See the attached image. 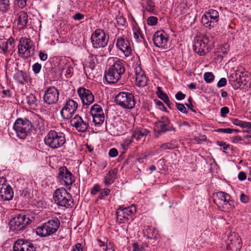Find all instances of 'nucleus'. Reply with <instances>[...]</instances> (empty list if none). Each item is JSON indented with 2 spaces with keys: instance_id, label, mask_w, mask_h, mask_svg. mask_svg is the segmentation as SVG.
<instances>
[{
  "instance_id": "obj_1",
  "label": "nucleus",
  "mask_w": 251,
  "mask_h": 251,
  "mask_svg": "<svg viewBox=\"0 0 251 251\" xmlns=\"http://www.w3.org/2000/svg\"><path fill=\"white\" fill-rule=\"evenodd\" d=\"M109 67L105 72L104 78L108 83L117 82L125 72L124 62L117 58L108 59Z\"/></svg>"
},
{
  "instance_id": "obj_2",
  "label": "nucleus",
  "mask_w": 251,
  "mask_h": 251,
  "mask_svg": "<svg viewBox=\"0 0 251 251\" xmlns=\"http://www.w3.org/2000/svg\"><path fill=\"white\" fill-rule=\"evenodd\" d=\"M45 145L51 149H56L62 147L66 143L65 134L60 131L51 129L44 138Z\"/></svg>"
},
{
  "instance_id": "obj_3",
  "label": "nucleus",
  "mask_w": 251,
  "mask_h": 251,
  "mask_svg": "<svg viewBox=\"0 0 251 251\" xmlns=\"http://www.w3.org/2000/svg\"><path fill=\"white\" fill-rule=\"evenodd\" d=\"M31 220L24 214H16L9 222L10 230L15 233L22 232L30 224Z\"/></svg>"
},
{
  "instance_id": "obj_4",
  "label": "nucleus",
  "mask_w": 251,
  "mask_h": 251,
  "mask_svg": "<svg viewBox=\"0 0 251 251\" xmlns=\"http://www.w3.org/2000/svg\"><path fill=\"white\" fill-rule=\"evenodd\" d=\"M214 203L223 211H227L235 207V202L230 196L224 192H218L214 199Z\"/></svg>"
},
{
  "instance_id": "obj_5",
  "label": "nucleus",
  "mask_w": 251,
  "mask_h": 251,
  "mask_svg": "<svg viewBox=\"0 0 251 251\" xmlns=\"http://www.w3.org/2000/svg\"><path fill=\"white\" fill-rule=\"evenodd\" d=\"M53 197L55 202L59 206L69 208L74 205V200L71 195L64 188L56 189Z\"/></svg>"
},
{
  "instance_id": "obj_6",
  "label": "nucleus",
  "mask_w": 251,
  "mask_h": 251,
  "mask_svg": "<svg viewBox=\"0 0 251 251\" xmlns=\"http://www.w3.org/2000/svg\"><path fill=\"white\" fill-rule=\"evenodd\" d=\"M60 225V221L54 218L38 227L36 229V233L40 237L50 236L57 231Z\"/></svg>"
},
{
  "instance_id": "obj_7",
  "label": "nucleus",
  "mask_w": 251,
  "mask_h": 251,
  "mask_svg": "<svg viewBox=\"0 0 251 251\" xmlns=\"http://www.w3.org/2000/svg\"><path fill=\"white\" fill-rule=\"evenodd\" d=\"M32 127L31 123L26 118H19L13 125L17 137L21 139H25L28 134Z\"/></svg>"
},
{
  "instance_id": "obj_8",
  "label": "nucleus",
  "mask_w": 251,
  "mask_h": 251,
  "mask_svg": "<svg viewBox=\"0 0 251 251\" xmlns=\"http://www.w3.org/2000/svg\"><path fill=\"white\" fill-rule=\"evenodd\" d=\"M116 104L125 109H132L135 105L134 95L129 92H121L115 97Z\"/></svg>"
},
{
  "instance_id": "obj_9",
  "label": "nucleus",
  "mask_w": 251,
  "mask_h": 251,
  "mask_svg": "<svg viewBox=\"0 0 251 251\" xmlns=\"http://www.w3.org/2000/svg\"><path fill=\"white\" fill-rule=\"evenodd\" d=\"M136 211L134 205L127 207H120L116 211L117 220L119 223H125L131 219Z\"/></svg>"
},
{
  "instance_id": "obj_10",
  "label": "nucleus",
  "mask_w": 251,
  "mask_h": 251,
  "mask_svg": "<svg viewBox=\"0 0 251 251\" xmlns=\"http://www.w3.org/2000/svg\"><path fill=\"white\" fill-rule=\"evenodd\" d=\"M219 12L215 9H210L202 15L201 23L206 27H214L219 21Z\"/></svg>"
},
{
  "instance_id": "obj_11",
  "label": "nucleus",
  "mask_w": 251,
  "mask_h": 251,
  "mask_svg": "<svg viewBox=\"0 0 251 251\" xmlns=\"http://www.w3.org/2000/svg\"><path fill=\"white\" fill-rule=\"evenodd\" d=\"M93 47H105L107 45L109 37H106L104 31L101 29H96L91 37Z\"/></svg>"
},
{
  "instance_id": "obj_12",
  "label": "nucleus",
  "mask_w": 251,
  "mask_h": 251,
  "mask_svg": "<svg viewBox=\"0 0 251 251\" xmlns=\"http://www.w3.org/2000/svg\"><path fill=\"white\" fill-rule=\"evenodd\" d=\"M57 178L61 185L69 187L75 181L72 173L65 166L59 168Z\"/></svg>"
},
{
  "instance_id": "obj_13",
  "label": "nucleus",
  "mask_w": 251,
  "mask_h": 251,
  "mask_svg": "<svg viewBox=\"0 0 251 251\" xmlns=\"http://www.w3.org/2000/svg\"><path fill=\"white\" fill-rule=\"evenodd\" d=\"M226 249L228 251H240L242 242L240 236L235 232H230L226 240Z\"/></svg>"
},
{
  "instance_id": "obj_14",
  "label": "nucleus",
  "mask_w": 251,
  "mask_h": 251,
  "mask_svg": "<svg viewBox=\"0 0 251 251\" xmlns=\"http://www.w3.org/2000/svg\"><path fill=\"white\" fill-rule=\"evenodd\" d=\"M78 107L77 102L72 99L66 101L65 104L62 108L60 114L64 119H70L76 111Z\"/></svg>"
},
{
  "instance_id": "obj_15",
  "label": "nucleus",
  "mask_w": 251,
  "mask_h": 251,
  "mask_svg": "<svg viewBox=\"0 0 251 251\" xmlns=\"http://www.w3.org/2000/svg\"><path fill=\"white\" fill-rule=\"evenodd\" d=\"M13 251H36V246L30 241L18 239L13 245Z\"/></svg>"
},
{
  "instance_id": "obj_16",
  "label": "nucleus",
  "mask_w": 251,
  "mask_h": 251,
  "mask_svg": "<svg viewBox=\"0 0 251 251\" xmlns=\"http://www.w3.org/2000/svg\"><path fill=\"white\" fill-rule=\"evenodd\" d=\"M230 79L234 82L233 87L234 89H238L242 84L246 85L249 80L247 72L237 71L230 76Z\"/></svg>"
},
{
  "instance_id": "obj_17",
  "label": "nucleus",
  "mask_w": 251,
  "mask_h": 251,
  "mask_svg": "<svg viewBox=\"0 0 251 251\" xmlns=\"http://www.w3.org/2000/svg\"><path fill=\"white\" fill-rule=\"evenodd\" d=\"M71 125L79 132H84L89 127L88 120L83 119L78 115H75L71 120Z\"/></svg>"
},
{
  "instance_id": "obj_18",
  "label": "nucleus",
  "mask_w": 251,
  "mask_h": 251,
  "mask_svg": "<svg viewBox=\"0 0 251 251\" xmlns=\"http://www.w3.org/2000/svg\"><path fill=\"white\" fill-rule=\"evenodd\" d=\"M77 93L83 105H89L94 101V96L90 90L81 87L77 89Z\"/></svg>"
},
{
  "instance_id": "obj_19",
  "label": "nucleus",
  "mask_w": 251,
  "mask_h": 251,
  "mask_svg": "<svg viewBox=\"0 0 251 251\" xmlns=\"http://www.w3.org/2000/svg\"><path fill=\"white\" fill-rule=\"evenodd\" d=\"M155 127L158 133L176 131V128L170 125V120L165 116L161 117V119L156 122Z\"/></svg>"
},
{
  "instance_id": "obj_20",
  "label": "nucleus",
  "mask_w": 251,
  "mask_h": 251,
  "mask_svg": "<svg viewBox=\"0 0 251 251\" xmlns=\"http://www.w3.org/2000/svg\"><path fill=\"white\" fill-rule=\"evenodd\" d=\"M5 182L4 178H0V197L4 201H9L13 198L14 192L11 187Z\"/></svg>"
},
{
  "instance_id": "obj_21",
  "label": "nucleus",
  "mask_w": 251,
  "mask_h": 251,
  "mask_svg": "<svg viewBox=\"0 0 251 251\" xmlns=\"http://www.w3.org/2000/svg\"><path fill=\"white\" fill-rule=\"evenodd\" d=\"M59 93L55 87H50L47 88L44 95V100L49 104L56 103L59 99Z\"/></svg>"
},
{
  "instance_id": "obj_22",
  "label": "nucleus",
  "mask_w": 251,
  "mask_h": 251,
  "mask_svg": "<svg viewBox=\"0 0 251 251\" xmlns=\"http://www.w3.org/2000/svg\"><path fill=\"white\" fill-rule=\"evenodd\" d=\"M132 19L134 23L132 27L134 42L139 44V46H148V44L145 41L144 35L142 33L141 29L138 25L137 23L134 20L133 17H132Z\"/></svg>"
},
{
  "instance_id": "obj_23",
  "label": "nucleus",
  "mask_w": 251,
  "mask_h": 251,
  "mask_svg": "<svg viewBox=\"0 0 251 251\" xmlns=\"http://www.w3.org/2000/svg\"><path fill=\"white\" fill-rule=\"evenodd\" d=\"M168 41V37L165 32L157 31L153 36L154 44L156 47H164Z\"/></svg>"
},
{
  "instance_id": "obj_24",
  "label": "nucleus",
  "mask_w": 251,
  "mask_h": 251,
  "mask_svg": "<svg viewBox=\"0 0 251 251\" xmlns=\"http://www.w3.org/2000/svg\"><path fill=\"white\" fill-rule=\"evenodd\" d=\"M135 76H136V84L140 87H144L147 85L148 79L144 74L141 71V68L137 67L135 68Z\"/></svg>"
},
{
  "instance_id": "obj_25",
  "label": "nucleus",
  "mask_w": 251,
  "mask_h": 251,
  "mask_svg": "<svg viewBox=\"0 0 251 251\" xmlns=\"http://www.w3.org/2000/svg\"><path fill=\"white\" fill-rule=\"evenodd\" d=\"M17 27L20 30L24 29L28 23V15L26 12L21 11L17 14Z\"/></svg>"
},
{
  "instance_id": "obj_26",
  "label": "nucleus",
  "mask_w": 251,
  "mask_h": 251,
  "mask_svg": "<svg viewBox=\"0 0 251 251\" xmlns=\"http://www.w3.org/2000/svg\"><path fill=\"white\" fill-rule=\"evenodd\" d=\"M14 79L19 83L22 85L25 84L31 81L29 75L25 72L19 71L14 75Z\"/></svg>"
},
{
  "instance_id": "obj_27",
  "label": "nucleus",
  "mask_w": 251,
  "mask_h": 251,
  "mask_svg": "<svg viewBox=\"0 0 251 251\" xmlns=\"http://www.w3.org/2000/svg\"><path fill=\"white\" fill-rule=\"evenodd\" d=\"M149 131L146 128L139 127L135 129L132 133L131 138L132 140L139 141L145 138Z\"/></svg>"
},
{
  "instance_id": "obj_28",
  "label": "nucleus",
  "mask_w": 251,
  "mask_h": 251,
  "mask_svg": "<svg viewBox=\"0 0 251 251\" xmlns=\"http://www.w3.org/2000/svg\"><path fill=\"white\" fill-rule=\"evenodd\" d=\"M143 233L149 239H157L159 236L158 230L152 226H145Z\"/></svg>"
},
{
  "instance_id": "obj_29",
  "label": "nucleus",
  "mask_w": 251,
  "mask_h": 251,
  "mask_svg": "<svg viewBox=\"0 0 251 251\" xmlns=\"http://www.w3.org/2000/svg\"><path fill=\"white\" fill-rule=\"evenodd\" d=\"M117 170L115 168L110 170L105 175L103 182L104 184L108 186L112 184L116 178Z\"/></svg>"
},
{
  "instance_id": "obj_30",
  "label": "nucleus",
  "mask_w": 251,
  "mask_h": 251,
  "mask_svg": "<svg viewBox=\"0 0 251 251\" xmlns=\"http://www.w3.org/2000/svg\"><path fill=\"white\" fill-rule=\"evenodd\" d=\"M196 18V15L193 13H188L180 17L181 23L183 24L185 26L190 27L194 24Z\"/></svg>"
},
{
  "instance_id": "obj_31",
  "label": "nucleus",
  "mask_w": 251,
  "mask_h": 251,
  "mask_svg": "<svg viewBox=\"0 0 251 251\" xmlns=\"http://www.w3.org/2000/svg\"><path fill=\"white\" fill-rule=\"evenodd\" d=\"M156 94L158 98L162 100L170 108H171L173 103L170 100L167 95L163 91L161 87H157Z\"/></svg>"
},
{
  "instance_id": "obj_32",
  "label": "nucleus",
  "mask_w": 251,
  "mask_h": 251,
  "mask_svg": "<svg viewBox=\"0 0 251 251\" xmlns=\"http://www.w3.org/2000/svg\"><path fill=\"white\" fill-rule=\"evenodd\" d=\"M232 123L236 126L242 128H247L249 131L251 133V122H247L240 120L236 118H232L230 119Z\"/></svg>"
},
{
  "instance_id": "obj_33",
  "label": "nucleus",
  "mask_w": 251,
  "mask_h": 251,
  "mask_svg": "<svg viewBox=\"0 0 251 251\" xmlns=\"http://www.w3.org/2000/svg\"><path fill=\"white\" fill-rule=\"evenodd\" d=\"M27 103L30 106V108L35 109L38 105V100L33 94H30L27 95L26 97Z\"/></svg>"
},
{
  "instance_id": "obj_34",
  "label": "nucleus",
  "mask_w": 251,
  "mask_h": 251,
  "mask_svg": "<svg viewBox=\"0 0 251 251\" xmlns=\"http://www.w3.org/2000/svg\"><path fill=\"white\" fill-rule=\"evenodd\" d=\"M144 8L147 12L151 14H155L156 13L155 4L152 0H146Z\"/></svg>"
},
{
  "instance_id": "obj_35",
  "label": "nucleus",
  "mask_w": 251,
  "mask_h": 251,
  "mask_svg": "<svg viewBox=\"0 0 251 251\" xmlns=\"http://www.w3.org/2000/svg\"><path fill=\"white\" fill-rule=\"evenodd\" d=\"M34 45L32 41L27 37H22L19 40L18 47H33Z\"/></svg>"
},
{
  "instance_id": "obj_36",
  "label": "nucleus",
  "mask_w": 251,
  "mask_h": 251,
  "mask_svg": "<svg viewBox=\"0 0 251 251\" xmlns=\"http://www.w3.org/2000/svg\"><path fill=\"white\" fill-rule=\"evenodd\" d=\"M10 8V0H0V11L5 13Z\"/></svg>"
},
{
  "instance_id": "obj_37",
  "label": "nucleus",
  "mask_w": 251,
  "mask_h": 251,
  "mask_svg": "<svg viewBox=\"0 0 251 251\" xmlns=\"http://www.w3.org/2000/svg\"><path fill=\"white\" fill-rule=\"evenodd\" d=\"M116 46L117 47H130V45L126 38L120 37L117 39Z\"/></svg>"
},
{
  "instance_id": "obj_38",
  "label": "nucleus",
  "mask_w": 251,
  "mask_h": 251,
  "mask_svg": "<svg viewBox=\"0 0 251 251\" xmlns=\"http://www.w3.org/2000/svg\"><path fill=\"white\" fill-rule=\"evenodd\" d=\"M104 114H100L98 115L97 116H94V117H93V122L95 125L100 126L104 122Z\"/></svg>"
},
{
  "instance_id": "obj_39",
  "label": "nucleus",
  "mask_w": 251,
  "mask_h": 251,
  "mask_svg": "<svg viewBox=\"0 0 251 251\" xmlns=\"http://www.w3.org/2000/svg\"><path fill=\"white\" fill-rule=\"evenodd\" d=\"M158 19L153 16H150L147 20V23L149 25L154 26L158 23Z\"/></svg>"
},
{
  "instance_id": "obj_40",
  "label": "nucleus",
  "mask_w": 251,
  "mask_h": 251,
  "mask_svg": "<svg viewBox=\"0 0 251 251\" xmlns=\"http://www.w3.org/2000/svg\"><path fill=\"white\" fill-rule=\"evenodd\" d=\"M117 24L118 25L122 26L125 27L127 25V22L126 19L123 16L119 15L117 18Z\"/></svg>"
},
{
  "instance_id": "obj_41",
  "label": "nucleus",
  "mask_w": 251,
  "mask_h": 251,
  "mask_svg": "<svg viewBox=\"0 0 251 251\" xmlns=\"http://www.w3.org/2000/svg\"><path fill=\"white\" fill-rule=\"evenodd\" d=\"M203 78L206 83H210L214 80V75L211 72H206L204 73Z\"/></svg>"
},
{
  "instance_id": "obj_42",
  "label": "nucleus",
  "mask_w": 251,
  "mask_h": 251,
  "mask_svg": "<svg viewBox=\"0 0 251 251\" xmlns=\"http://www.w3.org/2000/svg\"><path fill=\"white\" fill-rule=\"evenodd\" d=\"M96 112L100 113L103 112L101 106L97 104H95L92 106L90 109V113L91 114H95Z\"/></svg>"
},
{
  "instance_id": "obj_43",
  "label": "nucleus",
  "mask_w": 251,
  "mask_h": 251,
  "mask_svg": "<svg viewBox=\"0 0 251 251\" xmlns=\"http://www.w3.org/2000/svg\"><path fill=\"white\" fill-rule=\"evenodd\" d=\"M27 0H14V5L16 7L23 9L26 5Z\"/></svg>"
},
{
  "instance_id": "obj_44",
  "label": "nucleus",
  "mask_w": 251,
  "mask_h": 251,
  "mask_svg": "<svg viewBox=\"0 0 251 251\" xmlns=\"http://www.w3.org/2000/svg\"><path fill=\"white\" fill-rule=\"evenodd\" d=\"M194 51L200 56L204 55L209 51V48H194Z\"/></svg>"
},
{
  "instance_id": "obj_45",
  "label": "nucleus",
  "mask_w": 251,
  "mask_h": 251,
  "mask_svg": "<svg viewBox=\"0 0 251 251\" xmlns=\"http://www.w3.org/2000/svg\"><path fill=\"white\" fill-rule=\"evenodd\" d=\"M110 193V190L108 188H105L101 190L99 198L100 200L104 199L106 196L109 195Z\"/></svg>"
},
{
  "instance_id": "obj_46",
  "label": "nucleus",
  "mask_w": 251,
  "mask_h": 251,
  "mask_svg": "<svg viewBox=\"0 0 251 251\" xmlns=\"http://www.w3.org/2000/svg\"><path fill=\"white\" fill-rule=\"evenodd\" d=\"M160 148L163 150H172L175 148V145L171 143H165L160 145Z\"/></svg>"
},
{
  "instance_id": "obj_47",
  "label": "nucleus",
  "mask_w": 251,
  "mask_h": 251,
  "mask_svg": "<svg viewBox=\"0 0 251 251\" xmlns=\"http://www.w3.org/2000/svg\"><path fill=\"white\" fill-rule=\"evenodd\" d=\"M217 144L218 145H219L220 147H222L223 149L224 150L223 152L226 153V154H228V153L226 151V150L229 149L230 148V145L228 144H226L225 142L221 141V142H218Z\"/></svg>"
},
{
  "instance_id": "obj_48",
  "label": "nucleus",
  "mask_w": 251,
  "mask_h": 251,
  "mask_svg": "<svg viewBox=\"0 0 251 251\" xmlns=\"http://www.w3.org/2000/svg\"><path fill=\"white\" fill-rule=\"evenodd\" d=\"M97 48H94L93 50H91L90 52V56L92 58L94 57L96 58L97 56H101L103 54V52H98Z\"/></svg>"
},
{
  "instance_id": "obj_49",
  "label": "nucleus",
  "mask_w": 251,
  "mask_h": 251,
  "mask_svg": "<svg viewBox=\"0 0 251 251\" xmlns=\"http://www.w3.org/2000/svg\"><path fill=\"white\" fill-rule=\"evenodd\" d=\"M120 53L124 54L126 57L129 56L131 52V48H118Z\"/></svg>"
},
{
  "instance_id": "obj_50",
  "label": "nucleus",
  "mask_w": 251,
  "mask_h": 251,
  "mask_svg": "<svg viewBox=\"0 0 251 251\" xmlns=\"http://www.w3.org/2000/svg\"><path fill=\"white\" fill-rule=\"evenodd\" d=\"M31 48H18L20 49L21 51H22V50H24V52L23 53V57L27 58L31 55L32 53L30 52V49Z\"/></svg>"
},
{
  "instance_id": "obj_51",
  "label": "nucleus",
  "mask_w": 251,
  "mask_h": 251,
  "mask_svg": "<svg viewBox=\"0 0 251 251\" xmlns=\"http://www.w3.org/2000/svg\"><path fill=\"white\" fill-rule=\"evenodd\" d=\"M176 105L177 109L181 112L185 114H187L188 113V111L183 104L176 102Z\"/></svg>"
},
{
  "instance_id": "obj_52",
  "label": "nucleus",
  "mask_w": 251,
  "mask_h": 251,
  "mask_svg": "<svg viewBox=\"0 0 251 251\" xmlns=\"http://www.w3.org/2000/svg\"><path fill=\"white\" fill-rule=\"evenodd\" d=\"M4 47H8L9 46L14 47V39L12 37H10L9 39H5L4 40Z\"/></svg>"
},
{
  "instance_id": "obj_53",
  "label": "nucleus",
  "mask_w": 251,
  "mask_h": 251,
  "mask_svg": "<svg viewBox=\"0 0 251 251\" xmlns=\"http://www.w3.org/2000/svg\"><path fill=\"white\" fill-rule=\"evenodd\" d=\"M41 69V65L38 63H36L32 66V70L36 74H38Z\"/></svg>"
},
{
  "instance_id": "obj_54",
  "label": "nucleus",
  "mask_w": 251,
  "mask_h": 251,
  "mask_svg": "<svg viewBox=\"0 0 251 251\" xmlns=\"http://www.w3.org/2000/svg\"><path fill=\"white\" fill-rule=\"evenodd\" d=\"M233 131L232 128H219L217 129V131L219 133H225L228 134H232L233 133Z\"/></svg>"
},
{
  "instance_id": "obj_55",
  "label": "nucleus",
  "mask_w": 251,
  "mask_h": 251,
  "mask_svg": "<svg viewBox=\"0 0 251 251\" xmlns=\"http://www.w3.org/2000/svg\"><path fill=\"white\" fill-rule=\"evenodd\" d=\"M154 102L155 104L158 106V108L161 110L167 111V108L164 106V104L158 100H155Z\"/></svg>"
},
{
  "instance_id": "obj_56",
  "label": "nucleus",
  "mask_w": 251,
  "mask_h": 251,
  "mask_svg": "<svg viewBox=\"0 0 251 251\" xmlns=\"http://www.w3.org/2000/svg\"><path fill=\"white\" fill-rule=\"evenodd\" d=\"M240 200L242 202L247 203L249 202L250 198L248 196L244 193H242L240 196Z\"/></svg>"
},
{
  "instance_id": "obj_57",
  "label": "nucleus",
  "mask_w": 251,
  "mask_h": 251,
  "mask_svg": "<svg viewBox=\"0 0 251 251\" xmlns=\"http://www.w3.org/2000/svg\"><path fill=\"white\" fill-rule=\"evenodd\" d=\"M227 83V80L226 78H221L217 83V86L219 88L224 87L226 85Z\"/></svg>"
},
{
  "instance_id": "obj_58",
  "label": "nucleus",
  "mask_w": 251,
  "mask_h": 251,
  "mask_svg": "<svg viewBox=\"0 0 251 251\" xmlns=\"http://www.w3.org/2000/svg\"><path fill=\"white\" fill-rule=\"evenodd\" d=\"M108 154L111 157H115L118 155V151L116 149L112 148L109 150Z\"/></svg>"
},
{
  "instance_id": "obj_59",
  "label": "nucleus",
  "mask_w": 251,
  "mask_h": 251,
  "mask_svg": "<svg viewBox=\"0 0 251 251\" xmlns=\"http://www.w3.org/2000/svg\"><path fill=\"white\" fill-rule=\"evenodd\" d=\"M30 195L29 190L26 188L23 190L21 193V195L25 199H29L30 197Z\"/></svg>"
},
{
  "instance_id": "obj_60",
  "label": "nucleus",
  "mask_w": 251,
  "mask_h": 251,
  "mask_svg": "<svg viewBox=\"0 0 251 251\" xmlns=\"http://www.w3.org/2000/svg\"><path fill=\"white\" fill-rule=\"evenodd\" d=\"M176 99L178 100H184L185 97L186 95L185 94L182 93L181 92L179 91L178 92L176 95H175Z\"/></svg>"
},
{
  "instance_id": "obj_61",
  "label": "nucleus",
  "mask_w": 251,
  "mask_h": 251,
  "mask_svg": "<svg viewBox=\"0 0 251 251\" xmlns=\"http://www.w3.org/2000/svg\"><path fill=\"white\" fill-rule=\"evenodd\" d=\"M221 116L223 117H225L226 115L229 112V108L225 106L221 109Z\"/></svg>"
},
{
  "instance_id": "obj_62",
  "label": "nucleus",
  "mask_w": 251,
  "mask_h": 251,
  "mask_svg": "<svg viewBox=\"0 0 251 251\" xmlns=\"http://www.w3.org/2000/svg\"><path fill=\"white\" fill-rule=\"evenodd\" d=\"M39 56L40 59L42 61H45L48 58V54L45 51H41L39 52Z\"/></svg>"
},
{
  "instance_id": "obj_63",
  "label": "nucleus",
  "mask_w": 251,
  "mask_h": 251,
  "mask_svg": "<svg viewBox=\"0 0 251 251\" xmlns=\"http://www.w3.org/2000/svg\"><path fill=\"white\" fill-rule=\"evenodd\" d=\"M100 190V187L98 184H95L91 190L92 195L96 194Z\"/></svg>"
},
{
  "instance_id": "obj_64",
  "label": "nucleus",
  "mask_w": 251,
  "mask_h": 251,
  "mask_svg": "<svg viewBox=\"0 0 251 251\" xmlns=\"http://www.w3.org/2000/svg\"><path fill=\"white\" fill-rule=\"evenodd\" d=\"M84 17V15L80 13H77L73 16V19L75 21L81 20L83 19Z\"/></svg>"
}]
</instances>
